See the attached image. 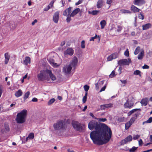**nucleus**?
Wrapping results in <instances>:
<instances>
[{
  "instance_id": "53",
  "label": "nucleus",
  "mask_w": 152,
  "mask_h": 152,
  "mask_svg": "<svg viewBox=\"0 0 152 152\" xmlns=\"http://www.w3.org/2000/svg\"><path fill=\"white\" fill-rule=\"evenodd\" d=\"M140 137V135H134L133 137V139L134 140H135L136 139H138Z\"/></svg>"
},
{
  "instance_id": "45",
  "label": "nucleus",
  "mask_w": 152,
  "mask_h": 152,
  "mask_svg": "<svg viewBox=\"0 0 152 152\" xmlns=\"http://www.w3.org/2000/svg\"><path fill=\"white\" fill-rule=\"evenodd\" d=\"M89 88V86L87 85H85L84 86V88L85 91L87 92L88 91Z\"/></svg>"
},
{
  "instance_id": "63",
  "label": "nucleus",
  "mask_w": 152,
  "mask_h": 152,
  "mask_svg": "<svg viewBox=\"0 0 152 152\" xmlns=\"http://www.w3.org/2000/svg\"><path fill=\"white\" fill-rule=\"evenodd\" d=\"M139 144L140 146L142 145V141L141 139H140L139 141Z\"/></svg>"
},
{
  "instance_id": "8",
  "label": "nucleus",
  "mask_w": 152,
  "mask_h": 152,
  "mask_svg": "<svg viewBox=\"0 0 152 152\" xmlns=\"http://www.w3.org/2000/svg\"><path fill=\"white\" fill-rule=\"evenodd\" d=\"M72 124L73 128L77 130H80L82 129L80 124L78 122L73 121Z\"/></svg>"
},
{
  "instance_id": "7",
  "label": "nucleus",
  "mask_w": 152,
  "mask_h": 152,
  "mask_svg": "<svg viewBox=\"0 0 152 152\" xmlns=\"http://www.w3.org/2000/svg\"><path fill=\"white\" fill-rule=\"evenodd\" d=\"M119 54L118 53H114L109 56L107 58V61H112L118 57Z\"/></svg>"
},
{
  "instance_id": "49",
  "label": "nucleus",
  "mask_w": 152,
  "mask_h": 152,
  "mask_svg": "<svg viewBox=\"0 0 152 152\" xmlns=\"http://www.w3.org/2000/svg\"><path fill=\"white\" fill-rule=\"evenodd\" d=\"M81 47L82 48H85V41L83 40L81 42Z\"/></svg>"
},
{
  "instance_id": "51",
  "label": "nucleus",
  "mask_w": 152,
  "mask_h": 152,
  "mask_svg": "<svg viewBox=\"0 0 152 152\" xmlns=\"http://www.w3.org/2000/svg\"><path fill=\"white\" fill-rule=\"evenodd\" d=\"M83 0H79L78 2L75 3L76 5H78L82 3Z\"/></svg>"
},
{
  "instance_id": "6",
  "label": "nucleus",
  "mask_w": 152,
  "mask_h": 152,
  "mask_svg": "<svg viewBox=\"0 0 152 152\" xmlns=\"http://www.w3.org/2000/svg\"><path fill=\"white\" fill-rule=\"evenodd\" d=\"M72 67L69 65H66L63 68V72L66 75H68L70 74Z\"/></svg>"
},
{
  "instance_id": "41",
  "label": "nucleus",
  "mask_w": 152,
  "mask_h": 152,
  "mask_svg": "<svg viewBox=\"0 0 152 152\" xmlns=\"http://www.w3.org/2000/svg\"><path fill=\"white\" fill-rule=\"evenodd\" d=\"M112 2V0H106V3L108 4L109 7L111 6Z\"/></svg>"
},
{
  "instance_id": "42",
  "label": "nucleus",
  "mask_w": 152,
  "mask_h": 152,
  "mask_svg": "<svg viewBox=\"0 0 152 152\" xmlns=\"http://www.w3.org/2000/svg\"><path fill=\"white\" fill-rule=\"evenodd\" d=\"M56 0H53L49 4L48 6H49L50 8L51 7H53V4L54 2Z\"/></svg>"
},
{
  "instance_id": "12",
  "label": "nucleus",
  "mask_w": 152,
  "mask_h": 152,
  "mask_svg": "<svg viewBox=\"0 0 152 152\" xmlns=\"http://www.w3.org/2000/svg\"><path fill=\"white\" fill-rule=\"evenodd\" d=\"M77 58L75 56L72 58V61L69 65L72 67H75L77 65Z\"/></svg>"
},
{
  "instance_id": "21",
  "label": "nucleus",
  "mask_w": 152,
  "mask_h": 152,
  "mask_svg": "<svg viewBox=\"0 0 152 152\" xmlns=\"http://www.w3.org/2000/svg\"><path fill=\"white\" fill-rule=\"evenodd\" d=\"M148 102V99L147 98L142 99L140 102L142 106L146 105Z\"/></svg>"
},
{
  "instance_id": "33",
  "label": "nucleus",
  "mask_w": 152,
  "mask_h": 152,
  "mask_svg": "<svg viewBox=\"0 0 152 152\" xmlns=\"http://www.w3.org/2000/svg\"><path fill=\"white\" fill-rule=\"evenodd\" d=\"M125 139L126 142L127 143V142L131 141L132 140V136L129 135L126 137Z\"/></svg>"
},
{
  "instance_id": "57",
  "label": "nucleus",
  "mask_w": 152,
  "mask_h": 152,
  "mask_svg": "<svg viewBox=\"0 0 152 152\" xmlns=\"http://www.w3.org/2000/svg\"><path fill=\"white\" fill-rule=\"evenodd\" d=\"M143 69H148L149 68V66L148 65L145 64L142 67Z\"/></svg>"
},
{
  "instance_id": "34",
  "label": "nucleus",
  "mask_w": 152,
  "mask_h": 152,
  "mask_svg": "<svg viewBox=\"0 0 152 152\" xmlns=\"http://www.w3.org/2000/svg\"><path fill=\"white\" fill-rule=\"evenodd\" d=\"M152 122V117H150L149 119L143 122L142 124L144 125L146 123H150Z\"/></svg>"
},
{
  "instance_id": "37",
  "label": "nucleus",
  "mask_w": 152,
  "mask_h": 152,
  "mask_svg": "<svg viewBox=\"0 0 152 152\" xmlns=\"http://www.w3.org/2000/svg\"><path fill=\"white\" fill-rule=\"evenodd\" d=\"M140 50V47L138 46L136 48L134 52V54L135 55L139 53Z\"/></svg>"
},
{
  "instance_id": "44",
  "label": "nucleus",
  "mask_w": 152,
  "mask_h": 152,
  "mask_svg": "<svg viewBox=\"0 0 152 152\" xmlns=\"http://www.w3.org/2000/svg\"><path fill=\"white\" fill-rule=\"evenodd\" d=\"M115 72L114 70H113L109 75V77H113L115 76Z\"/></svg>"
},
{
  "instance_id": "58",
  "label": "nucleus",
  "mask_w": 152,
  "mask_h": 152,
  "mask_svg": "<svg viewBox=\"0 0 152 152\" xmlns=\"http://www.w3.org/2000/svg\"><path fill=\"white\" fill-rule=\"evenodd\" d=\"M106 109L105 105L103 104L100 105V109L101 110H105Z\"/></svg>"
},
{
  "instance_id": "14",
  "label": "nucleus",
  "mask_w": 152,
  "mask_h": 152,
  "mask_svg": "<svg viewBox=\"0 0 152 152\" xmlns=\"http://www.w3.org/2000/svg\"><path fill=\"white\" fill-rule=\"evenodd\" d=\"M74 53V50L71 48L67 49L64 52V54L65 55H69L72 56Z\"/></svg>"
},
{
  "instance_id": "10",
  "label": "nucleus",
  "mask_w": 152,
  "mask_h": 152,
  "mask_svg": "<svg viewBox=\"0 0 152 152\" xmlns=\"http://www.w3.org/2000/svg\"><path fill=\"white\" fill-rule=\"evenodd\" d=\"M59 12L57 11L53 15V22L55 23H57L58 22L59 18Z\"/></svg>"
},
{
  "instance_id": "29",
  "label": "nucleus",
  "mask_w": 152,
  "mask_h": 152,
  "mask_svg": "<svg viewBox=\"0 0 152 152\" xmlns=\"http://www.w3.org/2000/svg\"><path fill=\"white\" fill-rule=\"evenodd\" d=\"M103 0H99L97 4V8H100L102 6Z\"/></svg>"
},
{
  "instance_id": "39",
  "label": "nucleus",
  "mask_w": 152,
  "mask_h": 152,
  "mask_svg": "<svg viewBox=\"0 0 152 152\" xmlns=\"http://www.w3.org/2000/svg\"><path fill=\"white\" fill-rule=\"evenodd\" d=\"M137 147H133L132 148L129 150V152H134L137 150Z\"/></svg>"
},
{
  "instance_id": "22",
  "label": "nucleus",
  "mask_w": 152,
  "mask_h": 152,
  "mask_svg": "<svg viewBox=\"0 0 152 152\" xmlns=\"http://www.w3.org/2000/svg\"><path fill=\"white\" fill-rule=\"evenodd\" d=\"M151 25L150 23H148L142 26V29L143 30H146L151 28Z\"/></svg>"
},
{
  "instance_id": "35",
  "label": "nucleus",
  "mask_w": 152,
  "mask_h": 152,
  "mask_svg": "<svg viewBox=\"0 0 152 152\" xmlns=\"http://www.w3.org/2000/svg\"><path fill=\"white\" fill-rule=\"evenodd\" d=\"M132 123H130L129 121L127 122L125 124V129H128L132 125Z\"/></svg>"
},
{
  "instance_id": "56",
  "label": "nucleus",
  "mask_w": 152,
  "mask_h": 152,
  "mask_svg": "<svg viewBox=\"0 0 152 152\" xmlns=\"http://www.w3.org/2000/svg\"><path fill=\"white\" fill-rule=\"evenodd\" d=\"M50 8V7L48 5L47 7H46L44 9V10L45 11H47Z\"/></svg>"
},
{
  "instance_id": "52",
  "label": "nucleus",
  "mask_w": 152,
  "mask_h": 152,
  "mask_svg": "<svg viewBox=\"0 0 152 152\" xmlns=\"http://www.w3.org/2000/svg\"><path fill=\"white\" fill-rule=\"evenodd\" d=\"M71 16L70 15L69 16H67V18L66 19V21L67 22H69L71 20Z\"/></svg>"
},
{
  "instance_id": "46",
  "label": "nucleus",
  "mask_w": 152,
  "mask_h": 152,
  "mask_svg": "<svg viewBox=\"0 0 152 152\" xmlns=\"http://www.w3.org/2000/svg\"><path fill=\"white\" fill-rule=\"evenodd\" d=\"M124 54L126 57H129V53L128 49L125 51Z\"/></svg>"
},
{
  "instance_id": "48",
  "label": "nucleus",
  "mask_w": 152,
  "mask_h": 152,
  "mask_svg": "<svg viewBox=\"0 0 152 152\" xmlns=\"http://www.w3.org/2000/svg\"><path fill=\"white\" fill-rule=\"evenodd\" d=\"M118 28L117 30V31L118 32H120L122 29V27L121 26H117Z\"/></svg>"
},
{
  "instance_id": "40",
  "label": "nucleus",
  "mask_w": 152,
  "mask_h": 152,
  "mask_svg": "<svg viewBox=\"0 0 152 152\" xmlns=\"http://www.w3.org/2000/svg\"><path fill=\"white\" fill-rule=\"evenodd\" d=\"M105 107L106 108H110L113 107V104L110 103L109 104H104Z\"/></svg>"
},
{
  "instance_id": "61",
  "label": "nucleus",
  "mask_w": 152,
  "mask_h": 152,
  "mask_svg": "<svg viewBox=\"0 0 152 152\" xmlns=\"http://www.w3.org/2000/svg\"><path fill=\"white\" fill-rule=\"evenodd\" d=\"M96 89L97 91H98L99 89V85L98 83L95 84Z\"/></svg>"
},
{
  "instance_id": "15",
  "label": "nucleus",
  "mask_w": 152,
  "mask_h": 152,
  "mask_svg": "<svg viewBox=\"0 0 152 152\" xmlns=\"http://www.w3.org/2000/svg\"><path fill=\"white\" fill-rule=\"evenodd\" d=\"M72 8V7H70L66 9L64 12L63 15L66 16H69L71 13Z\"/></svg>"
},
{
  "instance_id": "17",
  "label": "nucleus",
  "mask_w": 152,
  "mask_h": 152,
  "mask_svg": "<svg viewBox=\"0 0 152 152\" xmlns=\"http://www.w3.org/2000/svg\"><path fill=\"white\" fill-rule=\"evenodd\" d=\"M80 11V10L79 8H77L75 9L70 15V16L72 17H74L78 12Z\"/></svg>"
},
{
  "instance_id": "24",
  "label": "nucleus",
  "mask_w": 152,
  "mask_h": 152,
  "mask_svg": "<svg viewBox=\"0 0 152 152\" xmlns=\"http://www.w3.org/2000/svg\"><path fill=\"white\" fill-rule=\"evenodd\" d=\"M22 95V90L19 89L18 91H16L15 94V95L17 97H18L21 96Z\"/></svg>"
},
{
  "instance_id": "31",
  "label": "nucleus",
  "mask_w": 152,
  "mask_h": 152,
  "mask_svg": "<svg viewBox=\"0 0 152 152\" xmlns=\"http://www.w3.org/2000/svg\"><path fill=\"white\" fill-rule=\"evenodd\" d=\"M99 12V11L97 10H93L92 11H88V13L93 15H97Z\"/></svg>"
},
{
  "instance_id": "55",
  "label": "nucleus",
  "mask_w": 152,
  "mask_h": 152,
  "mask_svg": "<svg viewBox=\"0 0 152 152\" xmlns=\"http://www.w3.org/2000/svg\"><path fill=\"white\" fill-rule=\"evenodd\" d=\"M107 121V119L106 118H99V122H104Z\"/></svg>"
},
{
  "instance_id": "26",
  "label": "nucleus",
  "mask_w": 152,
  "mask_h": 152,
  "mask_svg": "<svg viewBox=\"0 0 152 152\" xmlns=\"http://www.w3.org/2000/svg\"><path fill=\"white\" fill-rule=\"evenodd\" d=\"M120 12L121 13L124 14H131L132 13L131 12L130 10L124 9H121L120 10Z\"/></svg>"
},
{
  "instance_id": "5",
  "label": "nucleus",
  "mask_w": 152,
  "mask_h": 152,
  "mask_svg": "<svg viewBox=\"0 0 152 152\" xmlns=\"http://www.w3.org/2000/svg\"><path fill=\"white\" fill-rule=\"evenodd\" d=\"M131 62V59L128 58L127 59H125L120 60L118 61V64L121 65H128Z\"/></svg>"
},
{
  "instance_id": "30",
  "label": "nucleus",
  "mask_w": 152,
  "mask_h": 152,
  "mask_svg": "<svg viewBox=\"0 0 152 152\" xmlns=\"http://www.w3.org/2000/svg\"><path fill=\"white\" fill-rule=\"evenodd\" d=\"M138 110H140V109H133L130 111H129L127 113V115L128 116H129L131 115L132 114L135 113L136 111H137Z\"/></svg>"
},
{
  "instance_id": "3",
  "label": "nucleus",
  "mask_w": 152,
  "mask_h": 152,
  "mask_svg": "<svg viewBox=\"0 0 152 152\" xmlns=\"http://www.w3.org/2000/svg\"><path fill=\"white\" fill-rule=\"evenodd\" d=\"M53 127L55 130L60 132L65 130L66 128L65 123L62 121H58L54 124Z\"/></svg>"
},
{
  "instance_id": "54",
  "label": "nucleus",
  "mask_w": 152,
  "mask_h": 152,
  "mask_svg": "<svg viewBox=\"0 0 152 152\" xmlns=\"http://www.w3.org/2000/svg\"><path fill=\"white\" fill-rule=\"evenodd\" d=\"M16 102L14 103H12L10 105V107H12V109H13L15 107Z\"/></svg>"
},
{
  "instance_id": "50",
  "label": "nucleus",
  "mask_w": 152,
  "mask_h": 152,
  "mask_svg": "<svg viewBox=\"0 0 152 152\" xmlns=\"http://www.w3.org/2000/svg\"><path fill=\"white\" fill-rule=\"evenodd\" d=\"M97 38V35L96 34H95V36L93 37H91L90 39V41H94L95 39H96Z\"/></svg>"
},
{
  "instance_id": "64",
  "label": "nucleus",
  "mask_w": 152,
  "mask_h": 152,
  "mask_svg": "<svg viewBox=\"0 0 152 152\" xmlns=\"http://www.w3.org/2000/svg\"><path fill=\"white\" fill-rule=\"evenodd\" d=\"M32 101L33 102H37V99L36 98H34L32 99Z\"/></svg>"
},
{
  "instance_id": "4",
  "label": "nucleus",
  "mask_w": 152,
  "mask_h": 152,
  "mask_svg": "<svg viewBox=\"0 0 152 152\" xmlns=\"http://www.w3.org/2000/svg\"><path fill=\"white\" fill-rule=\"evenodd\" d=\"M46 74H47V69L41 71L40 73L37 75L38 80L43 81L46 79L47 80H49V79L47 77Z\"/></svg>"
},
{
  "instance_id": "9",
  "label": "nucleus",
  "mask_w": 152,
  "mask_h": 152,
  "mask_svg": "<svg viewBox=\"0 0 152 152\" xmlns=\"http://www.w3.org/2000/svg\"><path fill=\"white\" fill-rule=\"evenodd\" d=\"M48 61L49 63L54 67H59L60 66L62 62V60H60V61L59 63H55L54 61L53 60L51 59H49Z\"/></svg>"
},
{
  "instance_id": "23",
  "label": "nucleus",
  "mask_w": 152,
  "mask_h": 152,
  "mask_svg": "<svg viewBox=\"0 0 152 152\" xmlns=\"http://www.w3.org/2000/svg\"><path fill=\"white\" fill-rule=\"evenodd\" d=\"M144 56V51L143 50H142L140 53L137 56L138 59L139 60H141L142 59Z\"/></svg>"
},
{
  "instance_id": "2",
  "label": "nucleus",
  "mask_w": 152,
  "mask_h": 152,
  "mask_svg": "<svg viewBox=\"0 0 152 152\" xmlns=\"http://www.w3.org/2000/svg\"><path fill=\"white\" fill-rule=\"evenodd\" d=\"M27 115V110H24L17 115L15 119L17 123L18 124H23L24 123L26 120Z\"/></svg>"
},
{
  "instance_id": "43",
  "label": "nucleus",
  "mask_w": 152,
  "mask_h": 152,
  "mask_svg": "<svg viewBox=\"0 0 152 152\" xmlns=\"http://www.w3.org/2000/svg\"><path fill=\"white\" fill-rule=\"evenodd\" d=\"M127 143L125 140V139L122 140L120 142V145H124V144H126Z\"/></svg>"
},
{
  "instance_id": "28",
  "label": "nucleus",
  "mask_w": 152,
  "mask_h": 152,
  "mask_svg": "<svg viewBox=\"0 0 152 152\" xmlns=\"http://www.w3.org/2000/svg\"><path fill=\"white\" fill-rule=\"evenodd\" d=\"M34 137V134L33 133H31L29 134L28 137L26 138V141H27L28 139L32 140L33 139Z\"/></svg>"
},
{
  "instance_id": "18",
  "label": "nucleus",
  "mask_w": 152,
  "mask_h": 152,
  "mask_svg": "<svg viewBox=\"0 0 152 152\" xmlns=\"http://www.w3.org/2000/svg\"><path fill=\"white\" fill-rule=\"evenodd\" d=\"M31 63L30 58L28 56H26L25 58L24 59L23 61V64L27 65L28 64H30Z\"/></svg>"
},
{
  "instance_id": "62",
  "label": "nucleus",
  "mask_w": 152,
  "mask_h": 152,
  "mask_svg": "<svg viewBox=\"0 0 152 152\" xmlns=\"http://www.w3.org/2000/svg\"><path fill=\"white\" fill-rule=\"evenodd\" d=\"M106 86H104L103 87H102L100 91V92H101L102 91H103L105 90L106 88Z\"/></svg>"
},
{
  "instance_id": "47",
  "label": "nucleus",
  "mask_w": 152,
  "mask_h": 152,
  "mask_svg": "<svg viewBox=\"0 0 152 152\" xmlns=\"http://www.w3.org/2000/svg\"><path fill=\"white\" fill-rule=\"evenodd\" d=\"M138 17L139 19H141L142 20H143L144 18V15L141 13L139 14Z\"/></svg>"
},
{
  "instance_id": "59",
  "label": "nucleus",
  "mask_w": 152,
  "mask_h": 152,
  "mask_svg": "<svg viewBox=\"0 0 152 152\" xmlns=\"http://www.w3.org/2000/svg\"><path fill=\"white\" fill-rule=\"evenodd\" d=\"M87 97L86 96H84L83 98V103H85L86 101Z\"/></svg>"
},
{
  "instance_id": "27",
  "label": "nucleus",
  "mask_w": 152,
  "mask_h": 152,
  "mask_svg": "<svg viewBox=\"0 0 152 152\" xmlns=\"http://www.w3.org/2000/svg\"><path fill=\"white\" fill-rule=\"evenodd\" d=\"M107 24L106 21L104 20H102L100 23V24L101 26V28L103 29L104 28L105 26Z\"/></svg>"
},
{
  "instance_id": "13",
  "label": "nucleus",
  "mask_w": 152,
  "mask_h": 152,
  "mask_svg": "<svg viewBox=\"0 0 152 152\" xmlns=\"http://www.w3.org/2000/svg\"><path fill=\"white\" fill-rule=\"evenodd\" d=\"M47 74L49 75L50 78L52 80L54 81L56 80V76L52 73L51 70L47 69Z\"/></svg>"
},
{
  "instance_id": "60",
  "label": "nucleus",
  "mask_w": 152,
  "mask_h": 152,
  "mask_svg": "<svg viewBox=\"0 0 152 152\" xmlns=\"http://www.w3.org/2000/svg\"><path fill=\"white\" fill-rule=\"evenodd\" d=\"M120 81L123 84H125L126 83L127 81L126 80H120Z\"/></svg>"
},
{
  "instance_id": "25",
  "label": "nucleus",
  "mask_w": 152,
  "mask_h": 152,
  "mask_svg": "<svg viewBox=\"0 0 152 152\" xmlns=\"http://www.w3.org/2000/svg\"><path fill=\"white\" fill-rule=\"evenodd\" d=\"M131 11H133L134 12H138L140 9L134 5H132L131 7Z\"/></svg>"
},
{
  "instance_id": "1",
  "label": "nucleus",
  "mask_w": 152,
  "mask_h": 152,
  "mask_svg": "<svg viewBox=\"0 0 152 152\" xmlns=\"http://www.w3.org/2000/svg\"><path fill=\"white\" fill-rule=\"evenodd\" d=\"M88 128L91 130L95 129L90 134V137L95 144L102 145L110 141L111 137L112 132L105 124H99L97 121L92 120L89 123Z\"/></svg>"
},
{
  "instance_id": "11",
  "label": "nucleus",
  "mask_w": 152,
  "mask_h": 152,
  "mask_svg": "<svg viewBox=\"0 0 152 152\" xmlns=\"http://www.w3.org/2000/svg\"><path fill=\"white\" fill-rule=\"evenodd\" d=\"M134 105V103L130 102L128 100H126V102L124 104V107L126 108L130 109L132 108Z\"/></svg>"
},
{
  "instance_id": "36",
  "label": "nucleus",
  "mask_w": 152,
  "mask_h": 152,
  "mask_svg": "<svg viewBox=\"0 0 152 152\" xmlns=\"http://www.w3.org/2000/svg\"><path fill=\"white\" fill-rule=\"evenodd\" d=\"M141 72L139 70H136L134 72L133 74L135 75H139L140 76H141L140 74Z\"/></svg>"
},
{
  "instance_id": "19",
  "label": "nucleus",
  "mask_w": 152,
  "mask_h": 152,
  "mask_svg": "<svg viewBox=\"0 0 152 152\" xmlns=\"http://www.w3.org/2000/svg\"><path fill=\"white\" fill-rule=\"evenodd\" d=\"M5 64H7L10 58V55L8 53H6L4 54Z\"/></svg>"
},
{
  "instance_id": "20",
  "label": "nucleus",
  "mask_w": 152,
  "mask_h": 152,
  "mask_svg": "<svg viewBox=\"0 0 152 152\" xmlns=\"http://www.w3.org/2000/svg\"><path fill=\"white\" fill-rule=\"evenodd\" d=\"M139 114L138 113H135L133 115V116L130 119L129 121L132 123V124L135 121V120L137 119V117L138 116Z\"/></svg>"
},
{
  "instance_id": "38",
  "label": "nucleus",
  "mask_w": 152,
  "mask_h": 152,
  "mask_svg": "<svg viewBox=\"0 0 152 152\" xmlns=\"http://www.w3.org/2000/svg\"><path fill=\"white\" fill-rule=\"evenodd\" d=\"M55 101V99H50L48 102V104L50 105L53 104Z\"/></svg>"
},
{
  "instance_id": "16",
  "label": "nucleus",
  "mask_w": 152,
  "mask_h": 152,
  "mask_svg": "<svg viewBox=\"0 0 152 152\" xmlns=\"http://www.w3.org/2000/svg\"><path fill=\"white\" fill-rule=\"evenodd\" d=\"M145 3L144 0H134L133 1L134 4L135 5L139 6Z\"/></svg>"
},
{
  "instance_id": "32",
  "label": "nucleus",
  "mask_w": 152,
  "mask_h": 152,
  "mask_svg": "<svg viewBox=\"0 0 152 152\" xmlns=\"http://www.w3.org/2000/svg\"><path fill=\"white\" fill-rule=\"evenodd\" d=\"M30 94V92L29 91H27L25 93L23 96V99L24 100H26L27 98H28Z\"/></svg>"
}]
</instances>
